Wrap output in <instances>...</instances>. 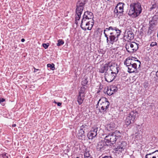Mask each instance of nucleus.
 Wrapping results in <instances>:
<instances>
[{"label": "nucleus", "instance_id": "nucleus-1", "mask_svg": "<svg viewBox=\"0 0 158 158\" xmlns=\"http://www.w3.org/2000/svg\"><path fill=\"white\" fill-rule=\"evenodd\" d=\"M121 32L120 30L115 27L110 26L105 29L104 34L106 38V43L113 44L118 40Z\"/></svg>", "mask_w": 158, "mask_h": 158}, {"label": "nucleus", "instance_id": "nucleus-2", "mask_svg": "<svg viewBox=\"0 0 158 158\" xmlns=\"http://www.w3.org/2000/svg\"><path fill=\"white\" fill-rule=\"evenodd\" d=\"M134 58H127L124 61V64L127 67L128 72L129 73L134 72L137 70V65L139 68L140 66L141 62L138 60H135Z\"/></svg>", "mask_w": 158, "mask_h": 158}, {"label": "nucleus", "instance_id": "nucleus-3", "mask_svg": "<svg viewBox=\"0 0 158 158\" xmlns=\"http://www.w3.org/2000/svg\"><path fill=\"white\" fill-rule=\"evenodd\" d=\"M129 8L128 15L132 17H136L141 13L142 8L139 3L132 2L131 3L130 5Z\"/></svg>", "mask_w": 158, "mask_h": 158}, {"label": "nucleus", "instance_id": "nucleus-4", "mask_svg": "<svg viewBox=\"0 0 158 158\" xmlns=\"http://www.w3.org/2000/svg\"><path fill=\"white\" fill-rule=\"evenodd\" d=\"M121 134L119 131H116L106 136L105 138V141L107 143L113 144L118 139L120 138Z\"/></svg>", "mask_w": 158, "mask_h": 158}, {"label": "nucleus", "instance_id": "nucleus-5", "mask_svg": "<svg viewBox=\"0 0 158 158\" xmlns=\"http://www.w3.org/2000/svg\"><path fill=\"white\" fill-rule=\"evenodd\" d=\"M109 102L106 100V98H102L99 99L97 106V107H99L100 112L104 113L109 108Z\"/></svg>", "mask_w": 158, "mask_h": 158}, {"label": "nucleus", "instance_id": "nucleus-6", "mask_svg": "<svg viewBox=\"0 0 158 158\" xmlns=\"http://www.w3.org/2000/svg\"><path fill=\"white\" fill-rule=\"evenodd\" d=\"M85 3L83 2H78L77 5V8L76 9V16L75 17V23H77V20H79L80 18L81 15L83 10L84 7Z\"/></svg>", "mask_w": 158, "mask_h": 158}, {"label": "nucleus", "instance_id": "nucleus-7", "mask_svg": "<svg viewBox=\"0 0 158 158\" xmlns=\"http://www.w3.org/2000/svg\"><path fill=\"white\" fill-rule=\"evenodd\" d=\"M138 44L134 42H128L125 45L127 50L129 52L133 53L138 48Z\"/></svg>", "mask_w": 158, "mask_h": 158}, {"label": "nucleus", "instance_id": "nucleus-8", "mask_svg": "<svg viewBox=\"0 0 158 158\" xmlns=\"http://www.w3.org/2000/svg\"><path fill=\"white\" fill-rule=\"evenodd\" d=\"M137 114V112L135 110L131 112L125 119V122L126 125H128L133 123Z\"/></svg>", "mask_w": 158, "mask_h": 158}, {"label": "nucleus", "instance_id": "nucleus-9", "mask_svg": "<svg viewBox=\"0 0 158 158\" xmlns=\"http://www.w3.org/2000/svg\"><path fill=\"white\" fill-rule=\"evenodd\" d=\"M124 4L120 2L118 4L114 10V16L118 17L121 15L123 12V5Z\"/></svg>", "mask_w": 158, "mask_h": 158}, {"label": "nucleus", "instance_id": "nucleus-10", "mask_svg": "<svg viewBox=\"0 0 158 158\" xmlns=\"http://www.w3.org/2000/svg\"><path fill=\"white\" fill-rule=\"evenodd\" d=\"M116 75L107 71L105 73V80L108 82H110L112 81L115 78Z\"/></svg>", "mask_w": 158, "mask_h": 158}, {"label": "nucleus", "instance_id": "nucleus-11", "mask_svg": "<svg viewBox=\"0 0 158 158\" xmlns=\"http://www.w3.org/2000/svg\"><path fill=\"white\" fill-rule=\"evenodd\" d=\"M98 129V128L96 127H94L92 128L91 131L88 134V136L89 139H93L97 135Z\"/></svg>", "mask_w": 158, "mask_h": 158}, {"label": "nucleus", "instance_id": "nucleus-12", "mask_svg": "<svg viewBox=\"0 0 158 158\" xmlns=\"http://www.w3.org/2000/svg\"><path fill=\"white\" fill-rule=\"evenodd\" d=\"M109 63L110 66H109L108 71L116 75L118 72V68H119V67L117 66V65L114 64V65H111L110 64V63Z\"/></svg>", "mask_w": 158, "mask_h": 158}, {"label": "nucleus", "instance_id": "nucleus-13", "mask_svg": "<svg viewBox=\"0 0 158 158\" xmlns=\"http://www.w3.org/2000/svg\"><path fill=\"white\" fill-rule=\"evenodd\" d=\"M94 22H91V23H89H89H85L84 22V23H83V24L81 23V28L85 31H86V29L90 30L91 29L94 25Z\"/></svg>", "mask_w": 158, "mask_h": 158}, {"label": "nucleus", "instance_id": "nucleus-14", "mask_svg": "<svg viewBox=\"0 0 158 158\" xmlns=\"http://www.w3.org/2000/svg\"><path fill=\"white\" fill-rule=\"evenodd\" d=\"M107 143H105L103 141L99 142L97 145L98 148L101 151H102L106 149L108 146V144H106Z\"/></svg>", "mask_w": 158, "mask_h": 158}, {"label": "nucleus", "instance_id": "nucleus-15", "mask_svg": "<svg viewBox=\"0 0 158 158\" xmlns=\"http://www.w3.org/2000/svg\"><path fill=\"white\" fill-rule=\"evenodd\" d=\"M127 145V143L125 141H123L122 142L120 143L117 148H116V150L122 152L126 148Z\"/></svg>", "mask_w": 158, "mask_h": 158}, {"label": "nucleus", "instance_id": "nucleus-16", "mask_svg": "<svg viewBox=\"0 0 158 158\" xmlns=\"http://www.w3.org/2000/svg\"><path fill=\"white\" fill-rule=\"evenodd\" d=\"M110 63L105 64L103 66L101 67L99 69V72L101 73H104L105 72L109 71Z\"/></svg>", "mask_w": 158, "mask_h": 158}, {"label": "nucleus", "instance_id": "nucleus-17", "mask_svg": "<svg viewBox=\"0 0 158 158\" xmlns=\"http://www.w3.org/2000/svg\"><path fill=\"white\" fill-rule=\"evenodd\" d=\"M134 36L133 33L131 31H129L126 33L124 37H126L128 40H131L134 39Z\"/></svg>", "mask_w": 158, "mask_h": 158}, {"label": "nucleus", "instance_id": "nucleus-18", "mask_svg": "<svg viewBox=\"0 0 158 158\" xmlns=\"http://www.w3.org/2000/svg\"><path fill=\"white\" fill-rule=\"evenodd\" d=\"M140 131H139L137 132H136L135 134V136L137 140L141 139L142 137V135L143 134V130L142 129L140 128Z\"/></svg>", "mask_w": 158, "mask_h": 158}, {"label": "nucleus", "instance_id": "nucleus-19", "mask_svg": "<svg viewBox=\"0 0 158 158\" xmlns=\"http://www.w3.org/2000/svg\"><path fill=\"white\" fill-rule=\"evenodd\" d=\"M83 16H84V17L89 19L90 20H93L92 19L93 18V13L91 12L86 11L85 12Z\"/></svg>", "mask_w": 158, "mask_h": 158}, {"label": "nucleus", "instance_id": "nucleus-20", "mask_svg": "<svg viewBox=\"0 0 158 158\" xmlns=\"http://www.w3.org/2000/svg\"><path fill=\"white\" fill-rule=\"evenodd\" d=\"M85 95H79L77 98V102L79 105H81L84 99Z\"/></svg>", "mask_w": 158, "mask_h": 158}, {"label": "nucleus", "instance_id": "nucleus-21", "mask_svg": "<svg viewBox=\"0 0 158 158\" xmlns=\"http://www.w3.org/2000/svg\"><path fill=\"white\" fill-rule=\"evenodd\" d=\"M93 21V20H90L89 19L87 18L86 17H84V16H83L81 23L83 24V23H84L85 22V23H91V22H94Z\"/></svg>", "mask_w": 158, "mask_h": 158}, {"label": "nucleus", "instance_id": "nucleus-22", "mask_svg": "<svg viewBox=\"0 0 158 158\" xmlns=\"http://www.w3.org/2000/svg\"><path fill=\"white\" fill-rule=\"evenodd\" d=\"M84 131L82 130H79L77 133V135L80 139H82L83 137H84L85 135L84 134Z\"/></svg>", "mask_w": 158, "mask_h": 158}, {"label": "nucleus", "instance_id": "nucleus-23", "mask_svg": "<svg viewBox=\"0 0 158 158\" xmlns=\"http://www.w3.org/2000/svg\"><path fill=\"white\" fill-rule=\"evenodd\" d=\"M85 89L84 87H81L79 92V95H85Z\"/></svg>", "mask_w": 158, "mask_h": 158}, {"label": "nucleus", "instance_id": "nucleus-24", "mask_svg": "<svg viewBox=\"0 0 158 158\" xmlns=\"http://www.w3.org/2000/svg\"><path fill=\"white\" fill-rule=\"evenodd\" d=\"M47 66L48 67L50 68V69L52 70H54L55 69V65L53 64H48L47 65Z\"/></svg>", "mask_w": 158, "mask_h": 158}, {"label": "nucleus", "instance_id": "nucleus-25", "mask_svg": "<svg viewBox=\"0 0 158 158\" xmlns=\"http://www.w3.org/2000/svg\"><path fill=\"white\" fill-rule=\"evenodd\" d=\"M88 82V81L87 78H84L83 79L82 81V85L83 86H85L86 85Z\"/></svg>", "mask_w": 158, "mask_h": 158}, {"label": "nucleus", "instance_id": "nucleus-26", "mask_svg": "<svg viewBox=\"0 0 158 158\" xmlns=\"http://www.w3.org/2000/svg\"><path fill=\"white\" fill-rule=\"evenodd\" d=\"M64 44V42L62 40H58V43L57 44V45L58 46H60V45H63Z\"/></svg>", "mask_w": 158, "mask_h": 158}, {"label": "nucleus", "instance_id": "nucleus-27", "mask_svg": "<svg viewBox=\"0 0 158 158\" xmlns=\"http://www.w3.org/2000/svg\"><path fill=\"white\" fill-rule=\"evenodd\" d=\"M110 89L111 91L113 92V94L114 93V92H117V88L115 87H114L113 86L111 87Z\"/></svg>", "mask_w": 158, "mask_h": 158}, {"label": "nucleus", "instance_id": "nucleus-28", "mask_svg": "<svg viewBox=\"0 0 158 158\" xmlns=\"http://www.w3.org/2000/svg\"><path fill=\"white\" fill-rule=\"evenodd\" d=\"M85 158H92L89 152H86L85 154Z\"/></svg>", "mask_w": 158, "mask_h": 158}, {"label": "nucleus", "instance_id": "nucleus-29", "mask_svg": "<svg viewBox=\"0 0 158 158\" xmlns=\"http://www.w3.org/2000/svg\"><path fill=\"white\" fill-rule=\"evenodd\" d=\"M107 94L109 95H111L113 94V92L111 91L110 89H108L106 91Z\"/></svg>", "mask_w": 158, "mask_h": 158}, {"label": "nucleus", "instance_id": "nucleus-30", "mask_svg": "<svg viewBox=\"0 0 158 158\" xmlns=\"http://www.w3.org/2000/svg\"><path fill=\"white\" fill-rule=\"evenodd\" d=\"M158 8V5H157L156 4H154L152 5V6L150 7V9L152 10L155 8Z\"/></svg>", "mask_w": 158, "mask_h": 158}, {"label": "nucleus", "instance_id": "nucleus-31", "mask_svg": "<svg viewBox=\"0 0 158 158\" xmlns=\"http://www.w3.org/2000/svg\"><path fill=\"white\" fill-rule=\"evenodd\" d=\"M87 125H83L81 126L80 128V130H82L83 131L85 130V129L86 128Z\"/></svg>", "mask_w": 158, "mask_h": 158}, {"label": "nucleus", "instance_id": "nucleus-32", "mask_svg": "<svg viewBox=\"0 0 158 158\" xmlns=\"http://www.w3.org/2000/svg\"><path fill=\"white\" fill-rule=\"evenodd\" d=\"M157 44L156 42H152L150 44V47H154L155 46H157Z\"/></svg>", "mask_w": 158, "mask_h": 158}, {"label": "nucleus", "instance_id": "nucleus-33", "mask_svg": "<svg viewBox=\"0 0 158 158\" xmlns=\"http://www.w3.org/2000/svg\"><path fill=\"white\" fill-rule=\"evenodd\" d=\"M43 46L45 49H47L48 48L49 46V44L48 43L45 44L43 43L42 44Z\"/></svg>", "mask_w": 158, "mask_h": 158}, {"label": "nucleus", "instance_id": "nucleus-34", "mask_svg": "<svg viewBox=\"0 0 158 158\" xmlns=\"http://www.w3.org/2000/svg\"><path fill=\"white\" fill-rule=\"evenodd\" d=\"M143 86L144 88L146 89L148 88V87L149 85L148 83L147 82H145L143 83Z\"/></svg>", "mask_w": 158, "mask_h": 158}, {"label": "nucleus", "instance_id": "nucleus-35", "mask_svg": "<svg viewBox=\"0 0 158 158\" xmlns=\"http://www.w3.org/2000/svg\"><path fill=\"white\" fill-rule=\"evenodd\" d=\"M153 156L152 155V154L150 153L149 154H147L146 155L145 158H152V157Z\"/></svg>", "mask_w": 158, "mask_h": 158}, {"label": "nucleus", "instance_id": "nucleus-36", "mask_svg": "<svg viewBox=\"0 0 158 158\" xmlns=\"http://www.w3.org/2000/svg\"><path fill=\"white\" fill-rule=\"evenodd\" d=\"M156 77H154L155 80L156 81L157 79H158V70L156 73Z\"/></svg>", "mask_w": 158, "mask_h": 158}, {"label": "nucleus", "instance_id": "nucleus-37", "mask_svg": "<svg viewBox=\"0 0 158 158\" xmlns=\"http://www.w3.org/2000/svg\"><path fill=\"white\" fill-rule=\"evenodd\" d=\"M2 157L3 158H8V156L7 155V154L4 153L2 154Z\"/></svg>", "mask_w": 158, "mask_h": 158}, {"label": "nucleus", "instance_id": "nucleus-38", "mask_svg": "<svg viewBox=\"0 0 158 158\" xmlns=\"http://www.w3.org/2000/svg\"><path fill=\"white\" fill-rule=\"evenodd\" d=\"M5 101V99L3 98H0V103H1L2 102Z\"/></svg>", "mask_w": 158, "mask_h": 158}, {"label": "nucleus", "instance_id": "nucleus-39", "mask_svg": "<svg viewBox=\"0 0 158 158\" xmlns=\"http://www.w3.org/2000/svg\"><path fill=\"white\" fill-rule=\"evenodd\" d=\"M102 158H112V157L110 156H105Z\"/></svg>", "mask_w": 158, "mask_h": 158}, {"label": "nucleus", "instance_id": "nucleus-40", "mask_svg": "<svg viewBox=\"0 0 158 158\" xmlns=\"http://www.w3.org/2000/svg\"><path fill=\"white\" fill-rule=\"evenodd\" d=\"M156 155L154 156H153L152 158H158V154H157V153L156 154Z\"/></svg>", "mask_w": 158, "mask_h": 158}, {"label": "nucleus", "instance_id": "nucleus-41", "mask_svg": "<svg viewBox=\"0 0 158 158\" xmlns=\"http://www.w3.org/2000/svg\"><path fill=\"white\" fill-rule=\"evenodd\" d=\"M61 105V103H60V102H58L57 103V105L58 106H60Z\"/></svg>", "mask_w": 158, "mask_h": 158}, {"label": "nucleus", "instance_id": "nucleus-42", "mask_svg": "<svg viewBox=\"0 0 158 158\" xmlns=\"http://www.w3.org/2000/svg\"><path fill=\"white\" fill-rule=\"evenodd\" d=\"M34 72H36L38 70H39V69H36L35 68H34Z\"/></svg>", "mask_w": 158, "mask_h": 158}, {"label": "nucleus", "instance_id": "nucleus-43", "mask_svg": "<svg viewBox=\"0 0 158 158\" xmlns=\"http://www.w3.org/2000/svg\"><path fill=\"white\" fill-rule=\"evenodd\" d=\"M16 125L15 124H13L12 125V127H16Z\"/></svg>", "mask_w": 158, "mask_h": 158}, {"label": "nucleus", "instance_id": "nucleus-44", "mask_svg": "<svg viewBox=\"0 0 158 158\" xmlns=\"http://www.w3.org/2000/svg\"><path fill=\"white\" fill-rule=\"evenodd\" d=\"M25 41V40L24 39H21V41L22 42H24Z\"/></svg>", "mask_w": 158, "mask_h": 158}, {"label": "nucleus", "instance_id": "nucleus-45", "mask_svg": "<svg viewBox=\"0 0 158 158\" xmlns=\"http://www.w3.org/2000/svg\"><path fill=\"white\" fill-rule=\"evenodd\" d=\"M113 129V128H112L111 127V128L110 129H111V130H112Z\"/></svg>", "mask_w": 158, "mask_h": 158}, {"label": "nucleus", "instance_id": "nucleus-46", "mask_svg": "<svg viewBox=\"0 0 158 158\" xmlns=\"http://www.w3.org/2000/svg\"><path fill=\"white\" fill-rule=\"evenodd\" d=\"M99 92H100V91H98L97 92V93H98Z\"/></svg>", "mask_w": 158, "mask_h": 158}, {"label": "nucleus", "instance_id": "nucleus-47", "mask_svg": "<svg viewBox=\"0 0 158 158\" xmlns=\"http://www.w3.org/2000/svg\"><path fill=\"white\" fill-rule=\"evenodd\" d=\"M109 127H110H110H111V126H110V125L109 126Z\"/></svg>", "mask_w": 158, "mask_h": 158}, {"label": "nucleus", "instance_id": "nucleus-48", "mask_svg": "<svg viewBox=\"0 0 158 158\" xmlns=\"http://www.w3.org/2000/svg\"><path fill=\"white\" fill-rule=\"evenodd\" d=\"M109 127H110H110H111V126H110V125L109 126Z\"/></svg>", "mask_w": 158, "mask_h": 158}, {"label": "nucleus", "instance_id": "nucleus-49", "mask_svg": "<svg viewBox=\"0 0 158 158\" xmlns=\"http://www.w3.org/2000/svg\"><path fill=\"white\" fill-rule=\"evenodd\" d=\"M26 158H29V157H28V156H27V157H26Z\"/></svg>", "mask_w": 158, "mask_h": 158}, {"label": "nucleus", "instance_id": "nucleus-50", "mask_svg": "<svg viewBox=\"0 0 158 158\" xmlns=\"http://www.w3.org/2000/svg\"><path fill=\"white\" fill-rule=\"evenodd\" d=\"M79 158V157H77V158Z\"/></svg>", "mask_w": 158, "mask_h": 158}]
</instances>
